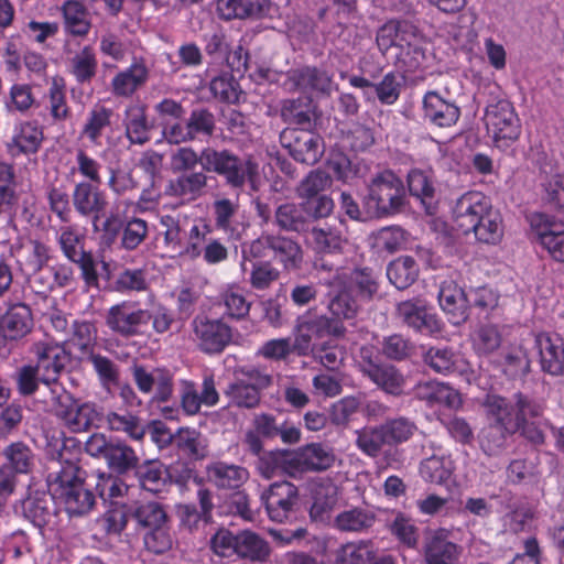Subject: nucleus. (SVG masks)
Segmentation results:
<instances>
[{"label":"nucleus","mask_w":564,"mask_h":564,"mask_svg":"<svg viewBox=\"0 0 564 564\" xmlns=\"http://www.w3.org/2000/svg\"><path fill=\"white\" fill-rule=\"evenodd\" d=\"M197 164H200L204 173L221 176L226 185L236 192L247 188L248 194L252 195L262 186L259 164L251 156H239L228 149L212 147L203 148L199 153L191 147H182L171 155L174 172H195Z\"/></svg>","instance_id":"nucleus-1"},{"label":"nucleus","mask_w":564,"mask_h":564,"mask_svg":"<svg viewBox=\"0 0 564 564\" xmlns=\"http://www.w3.org/2000/svg\"><path fill=\"white\" fill-rule=\"evenodd\" d=\"M85 480L86 471L73 462H54L50 467L48 490L69 517H83L95 506V496Z\"/></svg>","instance_id":"nucleus-2"},{"label":"nucleus","mask_w":564,"mask_h":564,"mask_svg":"<svg viewBox=\"0 0 564 564\" xmlns=\"http://www.w3.org/2000/svg\"><path fill=\"white\" fill-rule=\"evenodd\" d=\"M376 43L383 55L395 47L397 64L404 72H415L426 62L427 40L411 21L389 20L378 29Z\"/></svg>","instance_id":"nucleus-3"},{"label":"nucleus","mask_w":564,"mask_h":564,"mask_svg":"<svg viewBox=\"0 0 564 564\" xmlns=\"http://www.w3.org/2000/svg\"><path fill=\"white\" fill-rule=\"evenodd\" d=\"M406 193L402 180L391 170L376 174L362 199L367 217L384 218L397 215L404 209Z\"/></svg>","instance_id":"nucleus-4"},{"label":"nucleus","mask_w":564,"mask_h":564,"mask_svg":"<svg viewBox=\"0 0 564 564\" xmlns=\"http://www.w3.org/2000/svg\"><path fill=\"white\" fill-rule=\"evenodd\" d=\"M484 122L494 144L501 150L510 148L521 134L520 119L513 105L494 91L487 100Z\"/></svg>","instance_id":"nucleus-5"},{"label":"nucleus","mask_w":564,"mask_h":564,"mask_svg":"<svg viewBox=\"0 0 564 564\" xmlns=\"http://www.w3.org/2000/svg\"><path fill=\"white\" fill-rule=\"evenodd\" d=\"M34 365L42 373V383L47 387L50 395L57 388H64L58 379L66 365L70 360V354L65 348V343L51 337L35 340L29 348Z\"/></svg>","instance_id":"nucleus-6"},{"label":"nucleus","mask_w":564,"mask_h":564,"mask_svg":"<svg viewBox=\"0 0 564 564\" xmlns=\"http://www.w3.org/2000/svg\"><path fill=\"white\" fill-rule=\"evenodd\" d=\"M50 400L55 415L74 433L101 425L102 419L97 405L91 402L78 404L65 388H57L53 391Z\"/></svg>","instance_id":"nucleus-7"},{"label":"nucleus","mask_w":564,"mask_h":564,"mask_svg":"<svg viewBox=\"0 0 564 564\" xmlns=\"http://www.w3.org/2000/svg\"><path fill=\"white\" fill-rule=\"evenodd\" d=\"M85 451L91 457L105 459L108 468L117 475L132 471L140 463L135 451L124 441L107 438L101 433H95L88 437Z\"/></svg>","instance_id":"nucleus-8"},{"label":"nucleus","mask_w":564,"mask_h":564,"mask_svg":"<svg viewBox=\"0 0 564 564\" xmlns=\"http://www.w3.org/2000/svg\"><path fill=\"white\" fill-rule=\"evenodd\" d=\"M260 499L264 505L269 519L278 523H286L296 517L301 507L299 488L286 480L274 481L265 488Z\"/></svg>","instance_id":"nucleus-9"},{"label":"nucleus","mask_w":564,"mask_h":564,"mask_svg":"<svg viewBox=\"0 0 564 564\" xmlns=\"http://www.w3.org/2000/svg\"><path fill=\"white\" fill-rule=\"evenodd\" d=\"M57 245L63 256L77 264L85 283L89 286L98 285L96 261L90 251L84 249L85 236L75 226H62L56 236Z\"/></svg>","instance_id":"nucleus-10"},{"label":"nucleus","mask_w":564,"mask_h":564,"mask_svg":"<svg viewBox=\"0 0 564 564\" xmlns=\"http://www.w3.org/2000/svg\"><path fill=\"white\" fill-rule=\"evenodd\" d=\"M148 308L135 301H122L110 306L105 316L107 327L123 338L142 336L147 330Z\"/></svg>","instance_id":"nucleus-11"},{"label":"nucleus","mask_w":564,"mask_h":564,"mask_svg":"<svg viewBox=\"0 0 564 564\" xmlns=\"http://www.w3.org/2000/svg\"><path fill=\"white\" fill-rule=\"evenodd\" d=\"M191 327L197 348L207 355L221 354L232 340V328L221 318L197 315Z\"/></svg>","instance_id":"nucleus-12"},{"label":"nucleus","mask_w":564,"mask_h":564,"mask_svg":"<svg viewBox=\"0 0 564 564\" xmlns=\"http://www.w3.org/2000/svg\"><path fill=\"white\" fill-rule=\"evenodd\" d=\"M397 318L406 327L425 335L438 334L443 324L425 299L416 296L401 301L395 306Z\"/></svg>","instance_id":"nucleus-13"},{"label":"nucleus","mask_w":564,"mask_h":564,"mask_svg":"<svg viewBox=\"0 0 564 564\" xmlns=\"http://www.w3.org/2000/svg\"><path fill=\"white\" fill-rule=\"evenodd\" d=\"M247 380L238 379L228 384L224 394L228 398L229 406L254 409L260 404L261 390L272 383L271 376L252 368L245 372Z\"/></svg>","instance_id":"nucleus-14"},{"label":"nucleus","mask_w":564,"mask_h":564,"mask_svg":"<svg viewBox=\"0 0 564 564\" xmlns=\"http://www.w3.org/2000/svg\"><path fill=\"white\" fill-rule=\"evenodd\" d=\"M281 145L297 162L313 165L323 154L322 138L312 130L286 128L280 133Z\"/></svg>","instance_id":"nucleus-15"},{"label":"nucleus","mask_w":564,"mask_h":564,"mask_svg":"<svg viewBox=\"0 0 564 564\" xmlns=\"http://www.w3.org/2000/svg\"><path fill=\"white\" fill-rule=\"evenodd\" d=\"M72 204L79 216L91 219L94 230H98V223L105 217L109 205L107 195L99 185L86 181L74 185Z\"/></svg>","instance_id":"nucleus-16"},{"label":"nucleus","mask_w":564,"mask_h":564,"mask_svg":"<svg viewBox=\"0 0 564 564\" xmlns=\"http://www.w3.org/2000/svg\"><path fill=\"white\" fill-rule=\"evenodd\" d=\"M212 215L215 228L228 239L239 240L248 228L238 196L236 198L216 197L212 203Z\"/></svg>","instance_id":"nucleus-17"},{"label":"nucleus","mask_w":564,"mask_h":564,"mask_svg":"<svg viewBox=\"0 0 564 564\" xmlns=\"http://www.w3.org/2000/svg\"><path fill=\"white\" fill-rule=\"evenodd\" d=\"M492 207L491 200L484 193L469 191L460 195L453 206L452 215L454 226L464 235H468V228Z\"/></svg>","instance_id":"nucleus-18"},{"label":"nucleus","mask_w":564,"mask_h":564,"mask_svg":"<svg viewBox=\"0 0 564 564\" xmlns=\"http://www.w3.org/2000/svg\"><path fill=\"white\" fill-rule=\"evenodd\" d=\"M542 371L551 376L564 375V339L556 333L542 332L534 336Z\"/></svg>","instance_id":"nucleus-19"},{"label":"nucleus","mask_w":564,"mask_h":564,"mask_svg":"<svg viewBox=\"0 0 564 564\" xmlns=\"http://www.w3.org/2000/svg\"><path fill=\"white\" fill-rule=\"evenodd\" d=\"M422 104L424 119L438 128H451L460 118V108L457 104L436 90L426 91Z\"/></svg>","instance_id":"nucleus-20"},{"label":"nucleus","mask_w":564,"mask_h":564,"mask_svg":"<svg viewBox=\"0 0 564 564\" xmlns=\"http://www.w3.org/2000/svg\"><path fill=\"white\" fill-rule=\"evenodd\" d=\"M150 69L143 58H134L126 68L115 74L110 82L111 94L117 98H131L148 83Z\"/></svg>","instance_id":"nucleus-21"},{"label":"nucleus","mask_w":564,"mask_h":564,"mask_svg":"<svg viewBox=\"0 0 564 564\" xmlns=\"http://www.w3.org/2000/svg\"><path fill=\"white\" fill-rule=\"evenodd\" d=\"M208 184V175L203 171L182 173L175 178L170 180L164 194L181 200V204H188L202 197Z\"/></svg>","instance_id":"nucleus-22"},{"label":"nucleus","mask_w":564,"mask_h":564,"mask_svg":"<svg viewBox=\"0 0 564 564\" xmlns=\"http://www.w3.org/2000/svg\"><path fill=\"white\" fill-rule=\"evenodd\" d=\"M33 328V317L30 307L18 303L0 317V337L7 341H17L25 337Z\"/></svg>","instance_id":"nucleus-23"},{"label":"nucleus","mask_w":564,"mask_h":564,"mask_svg":"<svg viewBox=\"0 0 564 564\" xmlns=\"http://www.w3.org/2000/svg\"><path fill=\"white\" fill-rule=\"evenodd\" d=\"M531 225L550 257L557 262H564V230L556 229L555 223L545 214H534Z\"/></svg>","instance_id":"nucleus-24"},{"label":"nucleus","mask_w":564,"mask_h":564,"mask_svg":"<svg viewBox=\"0 0 564 564\" xmlns=\"http://www.w3.org/2000/svg\"><path fill=\"white\" fill-rule=\"evenodd\" d=\"M307 234V245L317 254L341 253L347 242L340 228L328 223L311 226Z\"/></svg>","instance_id":"nucleus-25"},{"label":"nucleus","mask_w":564,"mask_h":564,"mask_svg":"<svg viewBox=\"0 0 564 564\" xmlns=\"http://www.w3.org/2000/svg\"><path fill=\"white\" fill-rule=\"evenodd\" d=\"M327 311L332 319L338 323L355 319L361 310V300L354 294L351 286H343L340 290H329L327 293Z\"/></svg>","instance_id":"nucleus-26"},{"label":"nucleus","mask_w":564,"mask_h":564,"mask_svg":"<svg viewBox=\"0 0 564 564\" xmlns=\"http://www.w3.org/2000/svg\"><path fill=\"white\" fill-rule=\"evenodd\" d=\"M65 34L86 37L91 30V19L86 3L78 0H64L59 7Z\"/></svg>","instance_id":"nucleus-27"},{"label":"nucleus","mask_w":564,"mask_h":564,"mask_svg":"<svg viewBox=\"0 0 564 564\" xmlns=\"http://www.w3.org/2000/svg\"><path fill=\"white\" fill-rule=\"evenodd\" d=\"M270 9L269 0H217L216 10L224 21L259 19Z\"/></svg>","instance_id":"nucleus-28"},{"label":"nucleus","mask_w":564,"mask_h":564,"mask_svg":"<svg viewBox=\"0 0 564 564\" xmlns=\"http://www.w3.org/2000/svg\"><path fill=\"white\" fill-rule=\"evenodd\" d=\"M438 303L447 315L448 322L458 326L468 318V296L454 283L442 284L438 292Z\"/></svg>","instance_id":"nucleus-29"},{"label":"nucleus","mask_w":564,"mask_h":564,"mask_svg":"<svg viewBox=\"0 0 564 564\" xmlns=\"http://www.w3.org/2000/svg\"><path fill=\"white\" fill-rule=\"evenodd\" d=\"M376 552L370 540L347 542L327 554L324 564H371Z\"/></svg>","instance_id":"nucleus-30"},{"label":"nucleus","mask_w":564,"mask_h":564,"mask_svg":"<svg viewBox=\"0 0 564 564\" xmlns=\"http://www.w3.org/2000/svg\"><path fill=\"white\" fill-rule=\"evenodd\" d=\"M270 252L273 260L279 262L284 271L291 272L301 269L303 263V249L293 238L270 234Z\"/></svg>","instance_id":"nucleus-31"},{"label":"nucleus","mask_w":564,"mask_h":564,"mask_svg":"<svg viewBox=\"0 0 564 564\" xmlns=\"http://www.w3.org/2000/svg\"><path fill=\"white\" fill-rule=\"evenodd\" d=\"M294 474L308 470H325L334 463L332 452L321 444H310L299 451L292 452Z\"/></svg>","instance_id":"nucleus-32"},{"label":"nucleus","mask_w":564,"mask_h":564,"mask_svg":"<svg viewBox=\"0 0 564 564\" xmlns=\"http://www.w3.org/2000/svg\"><path fill=\"white\" fill-rule=\"evenodd\" d=\"M161 230L155 237L156 248L162 251V257L175 258L181 256L182 235L181 221L178 216L162 215L159 219Z\"/></svg>","instance_id":"nucleus-33"},{"label":"nucleus","mask_w":564,"mask_h":564,"mask_svg":"<svg viewBox=\"0 0 564 564\" xmlns=\"http://www.w3.org/2000/svg\"><path fill=\"white\" fill-rule=\"evenodd\" d=\"M43 132L33 122L25 121L17 124L7 150L12 156L34 154L41 147Z\"/></svg>","instance_id":"nucleus-34"},{"label":"nucleus","mask_w":564,"mask_h":564,"mask_svg":"<svg viewBox=\"0 0 564 564\" xmlns=\"http://www.w3.org/2000/svg\"><path fill=\"white\" fill-rule=\"evenodd\" d=\"M274 224L284 231L307 234L311 223L302 203H283L274 212Z\"/></svg>","instance_id":"nucleus-35"},{"label":"nucleus","mask_w":564,"mask_h":564,"mask_svg":"<svg viewBox=\"0 0 564 564\" xmlns=\"http://www.w3.org/2000/svg\"><path fill=\"white\" fill-rule=\"evenodd\" d=\"M124 134L131 144L143 145L150 141V124L144 106L132 105L124 110Z\"/></svg>","instance_id":"nucleus-36"},{"label":"nucleus","mask_w":564,"mask_h":564,"mask_svg":"<svg viewBox=\"0 0 564 564\" xmlns=\"http://www.w3.org/2000/svg\"><path fill=\"white\" fill-rule=\"evenodd\" d=\"M480 405L487 423L517 429L512 401L496 393H487L481 399Z\"/></svg>","instance_id":"nucleus-37"},{"label":"nucleus","mask_w":564,"mask_h":564,"mask_svg":"<svg viewBox=\"0 0 564 564\" xmlns=\"http://www.w3.org/2000/svg\"><path fill=\"white\" fill-rule=\"evenodd\" d=\"M288 79L292 87L299 90H314L324 94L330 90V77L326 72L316 67L304 66L291 69L288 73Z\"/></svg>","instance_id":"nucleus-38"},{"label":"nucleus","mask_w":564,"mask_h":564,"mask_svg":"<svg viewBox=\"0 0 564 564\" xmlns=\"http://www.w3.org/2000/svg\"><path fill=\"white\" fill-rule=\"evenodd\" d=\"M7 468L17 477L18 474L26 475L35 467V454L32 448L22 441H15L7 445L2 451Z\"/></svg>","instance_id":"nucleus-39"},{"label":"nucleus","mask_w":564,"mask_h":564,"mask_svg":"<svg viewBox=\"0 0 564 564\" xmlns=\"http://www.w3.org/2000/svg\"><path fill=\"white\" fill-rule=\"evenodd\" d=\"M270 554L269 543L258 533L251 530H242L237 533L235 555L239 558L263 563Z\"/></svg>","instance_id":"nucleus-40"},{"label":"nucleus","mask_w":564,"mask_h":564,"mask_svg":"<svg viewBox=\"0 0 564 564\" xmlns=\"http://www.w3.org/2000/svg\"><path fill=\"white\" fill-rule=\"evenodd\" d=\"M102 422L113 432H122L135 441L144 437L145 427L140 417L129 410H109L101 414Z\"/></svg>","instance_id":"nucleus-41"},{"label":"nucleus","mask_w":564,"mask_h":564,"mask_svg":"<svg viewBox=\"0 0 564 564\" xmlns=\"http://www.w3.org/2000/svg\"><path fill=\"white\" fill-rule=\"evenodd\" d=\"M52 494L34 492L30 495L22 505L24 517L35 527L47 525L54 517Z\"/></svg>","instance_id":"nucleus-42"},{"label":"nucleus","mask_w":564,"mask_h":564,"mask_svg":"<svg viewBox=\"0 0 564 564\" xmlns=\"http://www.w3.org/2000/svg\"><path fill=\"white\" fill-rule=\"evenodd\" d=\"M474 226L468 228V234H474L477 241L496 245L500 242L503 237V224L502 217L499 210L495 209L494 206L485 213L481 219L473 223Z\"/></svg>","instance_id":"nucleus-43"},{"label":"nucleus","mask_w":564,"mask_h":564,"mask_svg":"<svg viewBox=\"0 0 564 564\" xmlns=\"http://www.w3.org/2000/svg\"><path fill=\"white\" fill-rule=\"evenodd\" d=\"M207 473L217 487L226 489H237L249 479L247 468L225 462H216L209 465Z\"/></svg>","instance_id":"nucleus-44"},{"label":"nucleus","mask_w":564,"mask_h":564,"mask_svg":"<svg viewBox=\"0 0 564 564\" xmlns=\"http://www.w3.org/2000/svg\"><path fill=\"white\" fill-rule=\"evenodd\" d=\"M366 377L388 394L399 397L403 393L405 377L400 369L391 364H380Z\"/></svg>","instance_id":"nucleus-45"},{"label":"nucleus","mask_w":564,"mask_h":564,"mask_svg":"<svg viewBox=\"0 0 564 564\" xmlns=\"http://www.w3.org/2000/svg\"><path fill=\"white\" fill-rule=\"evenodd\" d=\"M376 521L372 511L354 507L339 512L334 519V528L340 532L361 533L369 530Z\"/></svg>","instance_id":"nucleus-46"},{"label":"nucleus","mask_w":564,"mask_h":564,"mask_svg":"<svg viewBox=\"0 0 564 564\" xmlns=\"http://www.w3.org/2000/svg\"><path fill=\"white\" fill-rule=\"evenodd\" d=\"M424 557L426 564H458V546L444 536L434 534L425 543Z\"/></svg>","instance_id":"nucleus-47"},{"label":"nucleus","mask_w":564,"mask_h":564,"mask_svg":"<svg viewBox=\"0 0 564 564\" xmlns=\"http://www.w3.org/2000/svg\"><path fill=\"white\" fill-rule=\"evenodd\" d=\"M47 109L55 122H64L70 117V107L66 97V82L64 77L56 75L50 80L46 93Z\"/></svg>","instance_id":"nucleus-48"},{"label":"nucleus","mask_w":564,"mask_h":564,"mask_svg":"<svg viewBox=\"0 0 564 564\" xmlns=\"http://www.w3.org/2000/svg\"><path fill=\"white\" fill-rule=\"evenodd\" d=\"M296 323L307 332L313 338H322L326 335L334 337H343L346 333V327L329 318L327 315H312L306 313L296 319Z\"/></svg>","instance_id":"nucleus-49"},{"label":"nucleus","mask_w":564,"mask_h":564,"mask_svg":"<svg viewBox=\"0 0 564 564\" xmlns=\"http://www.w3.org/2000/svg\"><path fill=\"white\" fill-rule=\"evenodd\" d=\"M129 516L137 522L138 528L151 530L167 522V514L159 502H134L129 506Z\"/></svg>","instance_id":"nucleus-50"},{"label":"nucleus","mask_w":564,"mask_h":564,"mask_svg":"<svg viewBox=\"0 0 564 564\" xmlns=\"http://www.w3.org/2000/svg\"><path fill=\"white\" fill-rule=\"evenodd\" d=\"M422 358L425 366L440 375L448 376L458 369V356L448 346H432L424 351Z\"/></svg>","instance_id":"nucleus-51"},{"label":"nucleus","mask_w":564,"mask_h":564,"mask_svg":"<svg viewBox=\"0 0 564 564\" xmlns=\"http://www.w3.org/2000/svg\"><path fill=\"white\" fill-rule=\"evenodd\" d=\"M257 469L265 479L274 477L279 471H284L290 476H295L290 451H270L259 455Z\"/></svg>","instance_id":"nucleus-52"},{"label":"nucleus","mask_w":564,"mask_h":564,"mask_svg":"<svg viewBox=\"0 0 564 564\" xmlns=\"http://www.w3.org/2000/svg\"><path fill=\"white\" fill-rule=\"evenodd\" d=\"M387 276L398 290H405L416 281L419 265L410 256L399 257L387 267Z\"/></svg>","instance_id":"nucleus-53"},{"label":"nucleus","mask_w":564,"mask_h":564,"mask_svg":"<svg viewBox=\"0 0 564 564\" xmlns=\"http://www.w3.org/2000/svg\"><path fill=\"white\" fill-rule=\"evenodd\" d=\"M517 433V429L487 423L479 434V444L488 456L499 454L506 446L509 437Z\"/></svg>","instance_id":"nucleus-54"},{"label":"nucleus","mask_w":564,"mask_h":564,"mask_svg":"<svg viewBox=\"0 0 564 564\" xmlns=\"http://www.w3.org/2000/svg\"><path fill=\"white\" fill-rule=\"evenodd\" d=\"M98 62L90 45H85L69 61V73L78 84H89L97 74Z\"/></svg>","instance_id":"nucleus-55"},{"label":"nucleus","mask_w":564,"mask_h":564,"mask_svg":"<svg viewBox=\"0 0 564 564\" xmlns=\"http://www.w3.org/2000/svg\"><path fill=\"white\" fill-rule=\"evenodd\" d=\"M174 444L183 455L191 459H203L207 455L206 440L195 429H180L174 435Z\"/></svg>","instance_id":"nucleus-56"},{"label":"nucleus","mask_w":564,"mask_h":564,"mask_svg":"<svg viewBox=\"0 0 564 564\" xmlns=\"http://www.w3.org/2000/svg\"><path fill=\"white\" fill-rule=\"evenodd\" d=\"M408 187L412 196L430 208L435 195V181L431 170L412 169L408 173Z\"/></svg>","instance_id":"nucleus-57"},{"label":"nucleus","mask_w":564,"mask_h":564,"mask_svg":"<svg viewBox=\"0 0 564 564\" xmlns=\"http://www.w3.org/2000/svg\"><path fill=\"white\" fill-rule=\"evenodd\" d=\"M113 111L102 105H95L87 113L82 134L91 143H99L105 129L111 126Z\"/></svg>","instance_id":"nucleus-58"},{"label":"nucleus","mask_w":564,"mask_h":564,"mask_svg":"<svg viewBox=\"0 0 564 564\" xmlns=\"http://www.w3.org/2000/svg\"><path fill=\"white\" fill-rule=\"evenodd\" d=\"M474 351L479 356H488L496 351L502 343V335L497 325H479L470 335Z\"/></svg>","instance_id":"nucleus-59"},{"label":"nucleus","mask_w":564,"mask_h":564,"mask_svg":"<svg viewBox=\"0 0 564 564\" xmlns=\"http://www.w3.org/2000/svg\"><path fill=\"white\" fill-rule=\"evenodd\" d=\"M97 341V328L89 321H74L70 327V335L65 344L78 349L82 355H90Z\"/></svg>","instance_id":"nucleus-60"},{"label":"nucleus","mask_w":564,"mask_h":564,"mask_svg":"<svg viewBox=\"0 0 564 564\" xmlns=\"http://www.w3.org/2000/svg\"><path fill=\"white\" fill-rule=\"evenodd\" d=\"M194 141L209 139L216 130V117L207 108H194L185 119Z\"/></svg>","instance_id":"nucleus-61"},{"label":"nucleus","mask_w":564,"mask_h":564,"mask_svg":"<svg viewBox=\"0 0 564 564\" xmlns=\"http://www.w3.org/2000/svg\"><path fill=\"white\" fill-rule=\"evenodd\" d=\"M516 421L524 423L530 419H538L543 415L546 403L542 398H536L524 392L518 391L511 398Z\"/></svg>","instance_id":"nucleus-62"},{"label":"nucleus","mask_w":564,"mask_h":564,"mask_svg":"<svg viewBox=\"0 0 564 564\" xmlns=\"http://www.w3.org/2000/svg\"><path fill=\"white\" fill-rule=\"evenodd\" d=\"M453 463L442 456H431L420 464V476L426 482L443 485L453 474Z\"/></svg>","instance_id":"nucleus-63"},{"label":"nucleus","mask_w":564,"mask_h":564,"mask_svg":"<svg viewBox=\"0 0 564 564\" xmlns=\"http://www.w3.org/2000/svg\"><path fill=\"white\" fill-rule=\"evenodd\" d=\"M387 445H399L412 438L417 430L414 421L406 416H398L386 420L380 424Z\"/></svg>","instance_id":"nucleus-64"}]
</instances>
